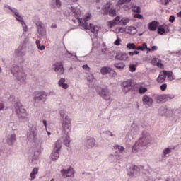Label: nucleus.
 Returning <instances> with one entry per match:
<instances>
[{
  "instance_id": "nucleus-1",
  "label": "nucleus",
  "mask_w": 181,
  "mask_h": 181,
  "mask_svg": "<svg viewBox=\"0 0 181 181\" xmlns=\"http://www.w3.org/2000/svg\"><path fill=\"white\" fill-rule=\"evenodd\" d=\"M81 15V11L74 7H71L69 8V16H72V22L74 23H79V26H83V29L86 30H90L92 33H97L98 32V26L93 25V23H90L89 25L87 23L90 19H91L92 16L91 14L88 13L86 16L85 18H80Z\"/></svg>"
},
{
  "instance_id": "nucleus-2",
  "label": "nucleus",
  "mask_w": 181,
  "mask_h": 181,
  "mask_svg": "<svg viewBox=\"0 0 181 181\" xmlns=\"http://www.w3.org/2000/svg\"><path fill=\"white\" fill-rule=\"evenodd\" d=\"M60 115L62 118V134L65 135V136H64V143L66 146H69L70 136H69V132L71 131V119L63 111L60 112Z\"/></svg>"
},
{
  "instance_id": "nucleus-3",
  "label": "nucleus",
  "mask_w": 181,
  "mask_h": 181,
  "mask_svg": "<svg viewBox=\"0 0 181 181\" xmlns=\"http://www.w3.org/2000/svg\"><path fill=\"white\" fill-rule=\"evenodd\" d=\"M152 142V137L148 133H144L142 136L139 139L132 148V152L136 153L139 151V148H145Z\"/></svg>"
},
{
  "instance_id": "nucleus-4",
  "label": "nucleus",
  "mask_w": 181,
  "mask_h": 181,
  "mask_svg": "<svg viewBox=\"0 0 181 181\" xmlns=\"http://www.w3.org/2000/svg\"><path fill=\"white\" fill-rule=\"evenodd\" d=\"M16 112L18 115L19 119H27L28 112H26V109H25V106L22 105V103L18 102L14 105Z\"/></svg>"
},
{
  "instance_id": "nucleus-5",
  "label": "nucleus",
  "mask_w": 181,
  "mask_h": 181,
  "mask_svg": "<svg viewBox=\"0 0 181 181\" xmlns=\"http://www.w3.org/2000/svg\"><path fill=\"white\" fill-rule=\"evenodd\" d=\"M98 94L102 97L106 101H110L111 100V95L110 94V90L107 88H103L98 87L96 88Z\"/></svg>"
},
{
  "instance_id": "nucleus-6",
  "label": "nucleus",
  "mask_w": 181,
  "mask_h": 181,
  "mask_svg": "<svg viewBox=\"0 0 181 181\" xmlns=\"http://www.w3.org/2000/svg\"><path fill=\"white\" fill-rule=\"evenodd\" d=\"M60 149H62V141L58 140L55 143V147L54 148L53 152L52 153V160H57V159H59V151H60Z\"/></svg>"
},
{
  "instance_id": "nucleus-7",
  "label": "nucleus",
  "mask_w": 181,
  "mask_h": 181,
  "mask_svg": "<svg viewBox=\"0 0 181 181\" xmlns=\"http://www.w3.org/2000/svg\"><path fill=\"white\" fill-rule=\"evenodd\" d=\"M122 87L124 93L127 94V93H129V91L134 90V88L135 87V83H134L133 81L131 80H127L122 82Z\"/></svg>"
},
{
  "instance_id": "nucleus-8",
  "label": "nucleus",
  "mask_w": 181,
  "mask_h": 181,
  "mask_svg": "<svg viewBox=\"0 0 181 181\" xmlns=\"http://www.w3.org/2000/svg\"><path fill=\"white\" fill-rule=\"evenodd\" d=\"M53 67L54 69V71L58 74H64V67H63V63L62 62H56Z\"/></svg>"
},
{
  "instance_id": "nucleus-9",
  "label": "nucleus",
  "mask_w": 181,
  "mask_h": 181,
  "mask_svg": "<svg viewBox=\"0 0 181 181\" xmlns=\"http://www.w3.org/2000/svg\"><path fill=\"white\" fill-rule=\"evenodd\" d=\"M12 73L13 76L16 77L18 81H25V80H26V75L25 74V73H23V71L19 70L14 72L13 70H12Z\"/></svg>"
},
{
  "instance_id": "nucleus-10",
  "label": "nucleus",
  "mask_w": 181,
  "mask_h": 181,
  "mask_svg": "<svg viewBox=\"0 0 181 181\" xmlns=\"http://www.w3.org/2000/svg\"><path fill=\"white\" fill-rule=\"evenodd\" d=\"M11 11L13 12V13L16 16V19L17 21H18L19 23H21L25 32H26V30H27L26 23H25V21H23V18H22V16H21V15H19V13L18 11H16V9L13 8V9H11Z\"/></svg>"
},
{
  "instance_id": "nucleus-11",
  "label": "nucleus",
  "mask_w": 181,
  "mask_h": 181,
  "mask_svg": "<svg viewBox=\"0 0 181 181\" xmlns=\"http://www.w3.org/2000/svg\"><path fill=\"white\" fill-rule=\"evenodd\" d=\"M173 98V95L170 94L160 95L157 97V101L158 103H166Z\"/></svg>"
},
{
  "instance_id": "nucleus-12",
  "label": "nucleus",
  "mask_w": 181,
  "mask_h": 181,
  "mask_svg": "<svg viewBox=\"0 0 181 181\" xmlns=\"http://www.w3.org/2000/svg\"><path fill=\"white\" fill-rule=\"evenodd\" d=\"M37 135V129H36V127L33 126V127L30 129L29 134L28 135V139L29 141H35V139H36Z\"/></svg>"
},
{
  "instance_id": "nucleus-13",
  "label": "nucleus",
  "mask_w": 181,
  "mask_h": 181,
  "mask_svg": "<svg viewBox=\"0 0 181 181\" xmlns=\"http://www.w3.org/2000/svg\"><path fill=\"white\" fill-rule=\"evenodd\" d=\"M47 97V95L45 92H40L36 94V96L35 97L34 100L35 103H39V101H42V103H45L46 101V98Z\"/></svg>"
},
{
  "instance_id": "nucleus-14",
  "label": "nucleus",
  "mask_w": 181,
  "mask_h": 181,
  "mask_svg": "<svg viewBox=\"0 0 181 181\" xmlns=\"http://www.w3.org/2000/svg\"><path fill=\"white\" fill-rule=\"evenodd\" d=\"M62 174L64 177H71L74 175V169L69 168L68 170H62Z\"/></svg>"
},
{
  "instance_id": "nucleus-15",
  "label": "nucleus",
  "mask_w": 181,
  "mask_h": 181,
  "mask_svg": "<svg viewBox=\"0 0 181 181\" xmlns=\"http://www.w3.org/2000/svg\"><path fill=\"white\" fill-rule=\"evenodd\" d=\"M165 80H166V71H163L158 75L156 81L157 83L162 84V83H163Z\"/></svg>"
},
{
  "instance_id": "nucleus-16",
  "label": "nucleus",
  "mask_w": 181,
  "mask_h": 181,
  "mask_svg": "<svg viewBox=\"0 0 181 181\" xmlns=\"http://www.w3.org/2000/svg\"><path fill=\"white\" fill-rule=\"evenodd\" d=\"M116 59L117 60H123L124 62H126V60H128V54L126 52L118 53L116 55Z\"/></svg>"
},
{
  "instance_id": "nucleus-17",
  "label": "nucleus",
  "mask_w": 181,
  "mask_h": 181,
  "mask_svg": "<svg viewBox=\"0 0 181 181\" xmlns=\"http://www.w3.org/2000/svg\"><path fill=\"white\" fill-rule=\"evenodd\" d=\"M100 73L103 76H105V74H108L110 73H114V69L108 67V66H103L100 69Z\"/></svg>"
},
{
  "instance_id": "nucleus-18",
  "label": "nucleus",
  "mask_w": 181,
  "mask_h": 181,
  "mask_svg": "<svg viewBox=\"0 0 181 181\" xmlns=\"http://www.w3.org/2000/svg\"><path fill=\"white\" fill-rule=\"evenodd\" d=\"M112 3L111 1L107 2L102 8V11H103L105 15H108V12L110 11V8H111Z\"/></svg>"
},
{
  "instance_id": "nucleus-19",
  "label": "nucleus",
  "mask_w": 181,
  "mask_h": 181,
  "mask_svg": "<svg viewBox=\"0 0 181 181\" xmlns=\"http://www.w3.org/2000/svg\"><path fill=\"white\" fill-rule=\"evenodd\" d=\"M142 101L144 104H146L147 105H152V103H153V100L152 99V98L146 95L143 96Z\"/></svg>"
},
{
  "instance_id": "nucleus-20",
  "label": "nucleus",
  "mask_w": 181,
  "mask_h": 181,
  "mask_svg": "<svg viewBox=\"0 0 181 181\" xmlns=\"http://www.w3.org/2000/svg\"><path fill=\"white\" fill-rule=\"evenodd\" d=\"M134 86L136 88H139V94H145V93L148 91V88L142 87V86H141V83H135Z\"/></svg>"
},
{
  "instance_id": "nucleus-21",
  "label": "nucleus",
  "mask_w": 181,
  "mask_h": 181,
  "mask_svg": "<svg viewBox=\"0 0 181 181\" xmlns=\"http://www.w3.org/2000/svg\"><path fill=\"white\" fill-rule=\"evenodd\" d=\"M86 146L88 148H93L95 146V139L94 138H90L86 140Z\"/></svg>"
},
{
  "instance_id": "nucleus-22",
  "label": "nucleus",
  "mask_w": 181,
  "mask_h": 181,
  "mask_svg": "<svg viewBox=\"0 0 181 181\" xmlns=\"http://www.w3.org/2000/svg\"><path fill=\"white\" fill-rule=\"evenodd\" d=\"M39 173V168L35 167L33 168V171L30 174V180H33V179H36V175Z\"/></svg>"
},
{
  "instance_id": "nucleus-23",
  "label": "nucleus",
  "mask_w": 181,
  "mask_h": 181,
  "mask_svg": "<svg viewBox=\"0 0 181 181\" xmlns=\"http://www.w3.org/2000/svg\"><path fill=\"white\" fill-rule=\"evenodd\" d=\"M15 141H16V135L15 134H11L7 139V144L8 145H13Z\"/></svg>"
},
{
  "instance_id": "nucleus-24",
  "label": "nucleus",
  "mask_w": 181,
  "mask_h": 181,
  "mask_svg": "<svg viewBox=\"0 0 181 181\" xmlns=\"http://www.w3.org/2000/svg\"><path fill=\"white\" fill-rule=\"evenodd\" d=\"M66 83V79L64 78H61L58 84L59 86V87H62V88H64L65 90L69 88V85Z\"/></svg>"
},
{
  "instance_id": "nucleus-25",
  "label": "nucleus",
  "mask_w": 181,
  "mask_h": 181,
  "mask_svg": "<svg viewBox=\"0 0 181 181\" xmlns=\"http://www.w3.org/2000/svg\"><path fill=\"white\" fill-rule=\"evenodd\" d=\"M156 28H158V22L152 21L148 23V29L149 30L154 31L156 30Z\"/></svg>"
},
{
  "instance_id": "nucleus-26",
  "label": "nucleus",
  "mask_w": 181,
  "mask_h": 181,
  "mask_svg": "<svg viewBox=\"0 0 181 181\" xmlns=\"http://www.w3.org/2000/svg\"><path fill=\"white\" fill-rule=\"evenodd\" d=\"M167 76V78L172 81L173 80H175V76H173V72L170 71H166L165 73V77Z\"/></svg>"
},
{
  "instance_id": "nucleus-27",
  "label": "nucleus",
  "mask_w": 181,
  "mask_h": 181,
  "mask_svg": "<svg viewBox=\"0 0 181 181\" xmlns=\"http://www.w3.org/2000/svg\"><path fill=\"white\" fill-rule=\"evenodd\" d=\"M115 67H116V69H118L119 70H122L125 69V64H124V62L115 64Z\"/></svg>"
},
{
  "instance_id": "nucleus-28",
  "label": "nucleus",
  "mask_w": 181,
  "mask_h": 181,
  "mask_svg": "<svg viewBox=\"0 0 181 181\" xmlns=\"http://www.w3.org/2000/svg\"><path fill=\"white\" fill-rule=\"evenodd\" d=\"M108 15H110V16H117V9L114 8H111L109 11H108Z\"/></svg>"
},
{
  "instance_id": "nucleus-29",
  "label": "nucleus",
  "mask_w": 181,
  "mask_h": 181,
  "mask_svg": "<svg viewBox=\"0 0 181 181\" xmlns=\"http://www.w3.org/2000/svg\"><path fill=\"white\" fill-rule=\"evenodd\" d=\"M38 33L41 36H45V35H46V30L45 29V28L40 26L38 27Z\"/></svg>"
},
{
  "instance_id": "nucleus-30",
  "label": "nucleus",
  "mask_w": 181,
  "mask_h": 181,
  "mask_svg": "<svg viewBox=\"0 0 181 181\" xmlns=\"http://www.w3.org/2000/svg\"><path fill=\"white\" fill-rule=\"evenodd\" d=\"M36 46L39 50H45L46 49V47L45 45L40 46V40H36Z\"/></svg>"
},
{
  "instance_id": "nucleus-31",
  "label": "nucleus",
  "mask_w": 181,
  "mask_h": 181,
  "mask_svg": "<svg viewBox=\"0 0 181 181\" xmlns=\"http://www.w3.org/2000/svg\"><path fill=\"white\" fill-rule=\"evenodd\" d=\"M127 47L129 50H135L136 49V45L134 43H129L127 45Z\"/></svg>"
},
{
  "instance_id": "nucleus-32",
  "label": "nucleus",
  "mask_w": 181,
  "mask_h": 181,
  "mask_svg": "<svg viewBox=\"0 0 181 181\" xmlns=\"http://www.w3.org/2000/svg\"><path fill=\"white\" fill-rule=\"evenodd\" d=\"M131 0H119L117 3V6H119V5H124V4L129 3Z\"/></svg>"
},
{
  "instance_id": "nucleus-33",
  "label": "nucleus",
  "mask_w": 181,
  "mask_h": 181,
  "mask_svg": "<svg viewBox=\"0 0 181 181\" xmlns=\"http://www.w3.org/2000/svg\"><path fill=\"white\" fill-rule=\"evenodd\" d=\"M132 11L135 12L136 13H141V7L136 6H134L132 7Z\"/></svg>"
},
{
  "instance_id": "nucleus-34",
  "label": "nucleus",
  "mask_w": 181,
  "mask_h": 181,
  "mask_svg": "<svg viewBox=\"0 0 181 181\" xmlns=\"http://www.w3.org/2000/svg\"><path fill=\"white\" fill-rule=\"evenodd\" d=\"M158 33H159V35H163L165 33V28H163V25H160L158 27Z\"/></svg>"
},
{
  "instance_id": "nucleus-35",
  "label": "nucleus",
  "mask_w": 181,
  "mask_h": 181,
  "mask_svg": "<svg viewBox=\"0 0 181 181\" xmlns=\"http://www.w3.org/2000/svg\"><path fill=\"white\" fill-rule=\"evenodd\" d=\"M120 23H122L124 26L127 23H129V18H123L121 20Z\"/></svg>"
},
{
  "instance_id": "nucleus-36",
  "label": "nucleus",
  "mask_w": 181,
  "mask_h": 181,
  "mask_svg": "<svg viewBox=\"0 0 181 181\" xmlns=\"http://www.w3.org/2000/svg\"><path fill=\"white\" fill-rule=\"evenodd\" d=\"M115 149L117 150L119 153H122L124 152V147L120 146H115Z\"/></svg>"
},
{
  "instance_id": "nucleus-37",
  "label": "nucleus",
  "mask_w": 181,
  "mask_h": 181,
  "mask_svg": "<svg viewBox=\"0 0 181 181\" xmlns=\"http://www.w3.org/2000/svg\"><path fill=\"white\" fill-rule=\"evenodd\" d=\"M107 25L109 28H112V26H115V25H117V23L114 20H112L111 21H109Z\"/></svg>"
},
{
  "instance_id": "nucleus-38",
  "label": "nucleus",
  "mask_w": 181,
  "mask_h": 181,
  "mask_svg": "<svg viewBox=\"0 0 181 181\" xmlns=\"http://www.w3.org/2000/svg\"><path fill=\"white\" fill-rule=\"evenodd\" d=\"M114 44L115 46H119L121 45V38L117 37Z\"/></svg>"
},
{
  "instance_id": "nucleus-39",
  "label": "nucleus",
  "mask_w": 181,
  "mask_h": 181,
  "mask_svg": "<svg viewBox=\"0 0 181 181\" xmlns=\"http://www.w3.org/2000/svg\"><path fill=\"white\" fill-rule=\"evenodd\" d=\"M135 70H136V66H135V65H130L129 66V71L132 73H134V71H135Z\"/></svg>"
},
{
  "instance_id": "nucleus-40",
  "label": "nucleus",
  "mask_w": 181,
  "mask_h": 181,
  "mask_svg": "<svg viewBox=\"0 0 181 181\" xmlns=\"http://www.w3.org/2000/svg\"><path fill=\"white\" fill-rule=\"evenodd\" d=\"M166 88H168V84L166 83H163L160 86V90L161 91H165V90H166Z\"/></svg>"
},
{
  "instance_id": "nucleus-41",
  "label": "nucleus",
  "mask_w": 181,
  "mask_h": 181,
  "mask_svg": "<svg viewBox=\"0 0 181 181\" xmlns=\"http://www.w3.org/2000/svg\"><path fill=\"white\" fill-rule=\"evenodd\" d=\"M172 152V148H165L163 151L164 155H168V153H170Z\"/></svg>"
},
{
  "instance_id": "nucleus-42",
  "label": "nucleus",
  "mask_w": 181,
  "mask_h": 181,
  "mask_svg": "<svg viewBox=\"0 0 181 181\" xmlns=\"http://www.w3.org/2000/svg\"><path fill=\"white\" fill-rule=\"evenodd\" d=\"M160 2L162 5H168L170 2V0H160Z\"/></svg>"
},
{
  "instance_id": "nucleus-43",
  "label": "nucleus",
  "mask_w": 181,
  "mask_h": 181,
  "mask_svg": "<svg viewBox=\"0 0 181 181\" xmlns=\"http://www.w3.org/2000/svg\"><path fill=\"white\" fill-rule=\"evenodd\" d=\"M123 9H124V11H129V9H131V6H129V5H124L123 6Z\"/></svg>"
},
{
  "instance_id": "nucleus-44",
  "label": "nucleus",
  "mask_w": 181,
  "mask_h": 181,
  "mask_svg": "<svg viewBox=\"0 0 181 181\" xmlns=\"http://www.w3.org/2000/svg\"><path fill=\"white\" fill-rule=\"evenodd\" d=\"M134 18H136L137 19H142V18H144V16L138 13L134 15Z\"/></svg>"
},
{
  "instance_id": "nucleus-45",
  "label": "nucleus",
  "mask_w": 181,
  "mask_h": 181,
  "mask_svg": "<svg viewBox=\"0 0 181 181\" xmlns=\"http://www.w3.org/2000/svg\"><path fill=\"white\" fill-rule=\"evenodd\" d=\"M157 66L159 67L160 69H163V64H162V62H157Z\"/></svg>"
},
{
  "instance_id": "nucleus-46",
  "label": "nucleus",
  "mask_w": 181,
  "mask_h": 181,
  "mask_svg": "<svg viewBox=\"0 0 181 181\" xmlns=\"http://www.w3.org/2000/svg\"><path fill=\"white\" fill-rule=\"evenodd\" d=\"M169 22H171V23H173V22H175V17L173 16H170Z\"/></svg>"
},
{
  "instance_id": "nucleus-47",
  "label": "nucleus",
  "mask_w": 181,
  "mask_h": 181,
  "mask_svg": "<svg viewBox=\"0 0 181 181\" xmlns=\"http://www.w3.org/2000/svg\"><path fill=\"white\" fill-rule=\"evenodd\" d=\"M56 5L58 6V8H60L62 6V4L60 3V0H56Z\"/></svg>"
},
{
  "instance_id": "nucleus-48",
  "label": "nucleus",
  "mask_w": 181,
  "mask_h": 181,
  "mask_svg": "<svg viewBox=\"0 0 181 181\" xmlns=\"http://www.w3.org/2000/svg\"><path fill=\"white\" fill-rule=\"evenodd\" d=\"M120 19H121V17L117 16L113 21L117 23V22H119Z\"/></svg>"
},
{
  "instance_id": "nucleus-49",
  "label": "nucleus",
  "mask_w": 181,
  "mask_h": 181,
  "mask_svg": "<svg viewBox=\"0 0 181 181\" xmlns=\"http://www.w3.org/2000/svg\"><path fill=\"white\" fill-rule=\"evenodd\" d=\"M4 108V103H2V101L0 100V111H2Z\"/></svg>"
},
{
  "instance_id": "nucleus-50",
  "label": "nucleus",
  "mask_w": 181,
  "mask_h": 181,
  "mask_svg": "<svg viewBox=\"0 0 181 181\" xmlns=\"http://www.w3.org/2000/svg\"><path fill=\"white\" fill-rule=\"evenodd\" d=\"M141 47H143V50H145V49H147L148 45H146V43L144 42Z\"/></svg>"
},
{
  "instance_id": "nucleus-51",
  "label": "nucleus",
  "mask_w": 181,
  "mask_h": 181,
  "mask_svg": "<svg viewBox=\"0 0 181 181\" xmlns=\"http://www.w3.org/2000/svg\"><path fill=\"white\" fill-rule=\"evenodd\" d=\"M83 69L84 70H88V71L90 70V67H88V65H83Z\"/></svg>"
},
{
  "instance_id": "nucleus-52",
  "label": "nucleus",
  "mask_w": 181,
  "mask_h": 181,
  "mask_svg": "<svg viewBox=\"0 0 181 181\" xmlns=\"http://www.w3.org/2000/svg\"><path fill=\"white\" fill-rule=\"evenodd\" d=\"M136 50H141V51H144V48L142 47V46H139L137 48L136 47Z\"/></svg>"
},
{
  "instance_id": "nucleus-53",
  "label": "nucleus",
  "mask_w": 181,
  "mask_h": 181,
  "mask_svg": "<svg viewBox=\"0 0 181 181\" xmlns=\"http://www.w3.org/2000/svg\"><path fill=\"white\" fill-rule=\"evenodd\" d=\"M133 170H139V168H138V166H136V165H134V166L133 167Z\"/></svg>"
},
{
  "instance_id": "nucleus-54",
  "label": "nucleus",
  "mask_w": 181,
  "mask_h": 181,
  "mask_svg": "<svg viewBox=\"0 0 181 181\" xmlns=\"http://www.w3.org/2000/svg\"><path fill=\"white\" fill-rule=\"evenodd\" d=\"M151 50H153V51L158 50V47L153 46L152 48H151Z\"/></svg>"
},
{
  "instance_id": "nucleus-55",
  "label": "nucleus",
  "mask_w": 181,
  "mask_h": 181,
  "mask_svg": "<svg viewBox=\"0 0 181 181\" xmlns=\"http://www.w3.org/2000/svg\"><path fill=\"white\" fill-rule=\"evenodd\" d=\"M105 52H107V48L102 49V54H105Z\"/></svg>"
},
{
  "instance_id": "nucleus-56",
  "label": "nucleus",
  "mask_w": 181,
  "mask_h": 181,
  "mask_svg": "<svg viewBox=\"0 0 181 181\" xmlns=\"http://www.w3.org/2000/svg\"><path fill=\"white\" fill-rule=\"evenodd\" d=\"M43 124L46 128L47 127V122L46 120H43Z\"/></svg>"
},
{
  "instance_id": "nucleus-57",
  "label": "nucleus",
  "mask_w": 181,
  "mask_h": 181,
  "mask_svg": "<svg viewBox=\"0 0 181 181\" xmlns=\"http://www.w3.org/2000/svg\"><path fill=\"white\" fill-rule=\"evenodd\" d=\"M134 52H129V56H134Z\"/></svg>"
},
{
  "instance_id": "nucleus-58",
  "label": "nucleus",
  "mask_w": 181,
  "mask_h": 181,
  "mask_svg": "<svg viewBox=\"0 0 181 181\" xmlns=\"http://www.w3.org/2000/svg\"><path fill=\"white\" fill-rule=\"evenodd\" d=\"M134 54H139V52L138 51H134L133 52Z\"/></svg>"
},
{
  "instance_id": "nucleus-59",
  "label": "nucleus",
  "mask_w": 181,
  "mask_h": 181,
  "mask_svg": "<svg viewBox=\"0 0 181 181\" xmlns=\"http://www.w3.org/2000/svg\"><path fill=\"white\" fill-rule=\"evenodd\" d=\"M177 16H178V18H181V11H180V12L177 13Z\"/></svg>"
},
{
  "instance_id": "nucleus-60",
  "label": "nucleus",
  "mask_w": 181,
  "mask_h": 181,
  "mask_svg": "<svg viewBox=\"0 0 181 181\" xmlns=\"http://www.w3.org/2000/svg\"><path fill=\"white\" fill-rule=\"evenodd\" d=\"M146 50L148 51V52H152V48L151 49V48H146Z\"/></svg>"
},
{
  "instance_id": "nucleus-61",
  "label": "nucleus",
  "mask_w": 181,
  "mask_h": 181,
  "mask_svg": "<svg viewBox=\"0 0 181 181\" xmlns=\"http://www.w3.org/2000/svg\"><path fill=\"white\" fill-rule=\"evenodd\" d=\"M72 2H77L78 0H71Z\"/></svg>"
},
{
  "instance_id": "nucleus-62",
  "label": "nucleus",
  "mask_w": 181,
  "mask_h": 181,
  "mask_svg": "<svg viewBox=\"0 0 181 181\" xmlns=\"http://www.w3.org/2000/svg\"><path fill=\"white\" fill-rule=\"evenodd\" d=\"M15 70H19V67L18 66L16 67Z\"/></svg>"
},
{
  "instance_id": "nucleus-63",
  "label": "nucleus",
  "mask_w": 181,
  "mask_h": 181,
  "mask_svg": "<svg viewBox=\"0 0 181 181\" xmlns=\"http://www.w3.org/2000/svg\"><path fill=\"white\" fill-rule=\"evenodd\" d=\"M48 135H50V132H47Z\"/></svg>"
},
{
  "instance_id": "nucleus-64",
  "label": "nucleus",
  "mask_w": 181,
  "mask_h": 181,
  "mask_svg": "<svg viewBox=\"0 0 181 181\" xmlns=\"http://www.w3.org/2000/svg\"><path fill=\"white\" fill-rule=\"evenodd\" d=\"M51 181H54V179L52 178V179L51 180Z\"/></svg>"
}]
</instances>
